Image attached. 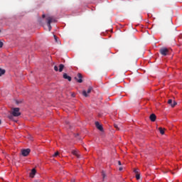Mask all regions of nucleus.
I'll return each mask as SVG.
<instances>
[{"label": "nucleus", "mask_w": 182, "mask_h": 182, "mask_svg": "<svg viewBox=\"0 0 182 182\" xmlns=\"http://www.w3.org/2000/svg\"><path fill=\"white\" fill-rule=\"evenodd\" d=\"M20 109L18 107L12 108L11 115H9L8 117L10 120H14V117H18L21 116Z\"/></svg>", "instance_id": "f257e3e1"}, {"label": "nucleus", "mask_w": 182, "mask_h": 182, "mask_svg": "<svg viewBox=\"0 0 182 182\" xmlns=\"http://www.w3.org/2000/svg\"><path fill=\"white\" fill-rule=\"evenodd\" d=\"M46 21H47V25L48 27V31L50 32L52 31V26H50L51 23L56 22V20L53 18L52 16H47L46 17Z\"/></svg>", "instance_id": "f03ea898"}, {"label": "nucleus", "mask_w": 182, "mask_h": 182, "mask_svg": "<svg viewBox=\"0 0 182 182\" xmlns=\"http://www.w3.org/2000/svg\"><path fill=\"white\" fill-rule=\"evenodd\" d=\"M159 52L162 56H167L168 55V49L162 48L159 50Z\"/></svg>", "instance_id": "7ed1b4c3"}, {"label": "nucleus", "mask_w": 182, "mask_h": 182, "mask_svg": "<svg viewBox=\"0 0 182 182\" xmlns=\"http://www.w3.org/2000/svg\"><path fill=\"white\" fill-rule=\"evenodd\" d=\"M29 153H31L30 149L21 150V154H22V156H23V157H26L27 156H29Z\"/></svg>", "instance_id": "20e7f679"}, {"label": "nucleus", "mask_w": 182, "mask_h": 182, "mask_svg": "<svg viewBox=\"0 0 182 182\" xmlns=\"http://www.w3.org/2000/svg\"><path fill=\"white\" fill-rule=\"evenodd\" d=\"M92 90H93V88L92 87H89L87 91L86 92V90H83L82 91V95L83 96H85V97H88L89 95H87V93H90L92 92Z\"/></svg>", "instance_id": "39448f33"}, {"label": "nucleus", "mask_w": 182, "mask_h": 182, "mask_svg": "<svg viewBox=\"0 0 182 182\" xmlns=\"http://www.w3.org/2000/svg\"><path fill=\"white\" fill-rule=\"evenodd\" d=\"M82 77H83L82 76V75L80 73H78L75 79V80H77V82H78V83H82V82H83V80H82Z\"/></svg>", "instance_id": "423d86ee"}, {"label": "nucleus", "mask_w": 182, "mask_h": 182, "mask_svg": "<svg viewBox=\"0 0 182 182\" xmlns=\"http://www.w3.org/2000/svg\"><path fill=\"white\" fill-rule=\"evenodd\" d=\"M95 126L100 132H103V127L99 123V122H95Z\"/></svg>", "instance_id": "0eeeda50"}, {"label": "nucleus", "mask_w": 182, "mask_h": 182, "mask_svg": "<svg viewBox=\"0 0 182 182\" xmlns=\"http://www.w3.org/2000/svg\"><path fill=\"white\" fill-rule=\"evenodd\" d=\"M168 104H169L171 107H174L175 106H176L177 102L176 101L173 102V100H168Z\"/></svg>", "instance_id": "6e6552de"}, {"label": "nucleus", "mask_w": 182, "mask_h": 182, "mask_svg": "<svg viewBox=\"0 0 182 182\" xmlns=\"http://www.w3.org/2000/svg\"><path fill=\"white\" fill-rule=\"evenodd\" d=\"M149 119L151 122H156V119H157V117L154 114H151L149 117Z\"/></svg>", "instance_id": "1a4fd4ad"}, {"label": "nucleus", "mask_w": 182, "mask_h": 182, "mask_svg": "<svg viewBox=\"0 0 182 182\" xmlns=\"http://www.w3.org/2000/svg\"><path fill=\"white\" fill-rule=\"evenodd\" d=\"M63 78L64 79H68V82H71L72 81V77L68 75V74H66V73L63 74Z\"/></svg>", "instance_id": "9d476101"}, {"label": "nucleus", "mask_w": 182, "mask_h": 182, "mask_svg": "<svg viewBox=\"0 0 182 182\" xmlns=\"http://www.w3.org/2000/svg\"><path fill=\"white\" fill-rule=\"evenodd\" d=\"M35 174H36V169L33 168V169L31 170V173H30V176L32 177V178H33V176H35Z\"/></svg>", "instance_id": "9b49d317"}, {"label": "nucleus", "mask_w": 182, "mask_h": 182, "mask_svg": "<svg viewBox=\"0 0 182 182\" xmlns=\"http://www.w3.org/2000/svg\"><path fill=\"white\" fill-rule=\"evenodd\" d=\"M64 68H65V65H64L63 64H60V65H59V70H58V71H59V72H63Z\"/></svg>", "instance_id": "f8f14e48"}, {"label": "nucleus", "mask_w": 182, "mask_h": 182, "mask_svg": "<svg viewBox=\"0 0 182 182\" xmlns=\"http://www.w3.org/2000/svg\"><path fill=\"white\" fill-rule=\"evenodd\" d=\"M72 154H73L74 156H76V157H77L79 159V154H77V150L72 151Z\"/></svg>", "instance_id": "ddd939ff"}, {"label": "nucleus", "mask_w": 182, "mask_h": 182, "mask_svg": "<svg viewBox=\"0 0 182 182\" xmlns=\"http://www.w3.org/2000/svg\"><path fill=\"white\" fill-rule=\"evenodd\" d=\"M5 70L0 68V76H2V75H5Z\"/></svg>", "instance_id": "4468645a"}, {"label": "nucleus", "mask_w": 182, "mask_h": 182, "mask_svg": "<svg viewBox=\"0 0 182 182\" xmlns=\"http://www.w3.org/2000/svg\"><path fill=\"white\" fill-rule=\"evenodd\" d=\"M134 173H135V174H140V170L139 168H135L134 169Z\"/></svg>", "instance_id": "2eb2a0df"}, {"label": "nucleus", "mask_w": 182, "mask_h": 182, "mask_svg": "<svg viewBox=\"0 0 182 182\" xmlns=\"http://www.w3.org/2000/svg\"><path fill=\"white\" fill-rule=\"evenodd\" d=\"M159 132L161 133V134H164V129H163V128L159 127Z\"/></svg>", "instance_id": "dca6fc26"}, {"label": "nucleus", "mask_w": 182, "mask_h": 182, "mask_svg": "<svg viewBox=\"0 0 182 182\" xmlns=\"http://www.w3.org/2000/svg\"><path fill=\"white\" fill-rule=\"evenodd\" d=\"M102 176L103 180H105V178H106V173L105 172V171H102Z\"/></svg>", "instance_id": "f3484780"}, {"label": "nucleus", "mask_w": 182, "mask_h": 182, "mask_svg": "<svg viewBox=\"0 0 182 182\" xmlns=\"http://www.w3.org/2000/svg\"><path fill=\"white\" fill-rule=\"evenodd\" d=\"M59 156V151H56L53 155V157H58Z\"/></svg>", "instance_id": "a211bd4d"}, {"label": "nucleus", "mask_w": 182, "mask_h": 182, "mask_svg": "<svg viewBox=\"0 0 182 182\" xmlns=\"http://www.w3.org/2000/svg\"><path fill=\"white\" fill-rule=\"evenodd\" d=\"M136 180H140V173H137L136 175Z\"/></svg>", "instance_id": "6ab92c4d"}, {"label": "nucleus", "mask_w": 182, "mask_h": 182, "mask_svg": "<svg viewBox=\"0 0 182 182\" xmlns=\"http://www.w3.org/2000/svg\"><path fill=\"white\" fill-rule=\"evenodd\" d=\"M114 126L115 129H117V130H120V128H119L118 124H114Z\"/></svg>", "instance_id": "aec40b11"}, {"label": "nucleus", "mask_w": 182, "mask_h": 182, "mask_svg": "<svg viewBox=\"0 0 182 182\" xmlns=\"http://www.w3.org/2000/svg\"><path fill=\"white\" fill-rule=\"evenodd\" d=\"M54 70H55V72H58V70H59V68H58V66H57V65H55V66H54Z\"/></svg>", "instance_id": "412c9836"}, {"label": "nucleus", "mask_w": 182, "mask_h": 182, "mask_svg": "<svg viewBox=\"0 0 182 182\" xmlns=\"http://www.w3.org/2000/svg\"><path fill=\"white\" fill-rule=\"evenodd\" d=\"M54 39H55V41L58 43V36L54 35Z\"/></svg>", "instance_id": "4be33fe9"}, {"label": "nucleus", "mask_w": 182, "mask_h": 182, "mask_svg": "<svg viewBox=\"0 0 182 182\" xmlns=\"http://www.w3.org/2000/svg\"><path fill=\"white\" fill-rule=\"evenodd\" d=\"M2 46H4V43H2V41H0V48H2Z\"/></svg>", "instance_id": "5701e85b"}, {"label": "nucleus", "mask_w": 182, "mask_h": 182, "mask_svg": "<svg viewBox=\"0 0 182 182\" xmlns=\"http://www.w3.org/2000/svg\"><path fill=\"white\" fill-rule=\"evenodd\" d=\"M119 166H122V162L120 161H118Z\"/></svg>", "instance_id": "b1692460"}, {"label": "nucleus", "mask_w": 182, "mask_h": 182, "mask_svg": "<svg viewBox=\"0 0 182 182\" xmlns=\"http://www.w3.org/2000/svg\"><path fill=\"white\" fill-rule=\"evenodd\" d=\"M119 171H122L123 170V167H119Z\"/></svg>", "instance_id": "393cba45"}, {"label": "nucleus", "mask_w": 182, "mask_h": 182, "mask_svg": "<svg viewBox=\"0 0 182 182\" xmlns=\"http://www.w3.org/2000/svg\"><path fill=\"white\" fill-rule=\"evenodd\" d=\"M46 16L45 14L42 15V18H45Z\"/></svg>", "instance_id": "a878e982"}, {"label": "nucleus", "mask_w": 182, "mask_h": 182, "mask_svg": "<svg viewBox=\"0 0 182 182\" xmlns=\"http://www.w3.org/2000/svg\"><path fill=\"white\" fill-rule=\"evenodd\" d=\"M71 182H75V179L71 180Z\"/></svg>", "instance_id": "bb28decb"}, {"label": "nucleus", "mask_w": 182, "mask_h": 182, "mask_svg": "<svg viewBox=\"0 0 182 182\" xmlns=\"http://www.w3.org/2000/svg\"><path fill=\"white\" fill-rule=\"evenodd\" d=\"M1 123H2V122H1V119H0V124H1Z\"/></svg>", "instance_id": "cd10ccee"}, {"label": "nucleus", "mask_w": 182, "mask_h": 182, "mask_svg": "<svg viewBox=\"0 0 182 182\" xmlns=\"http://www.w3.org/2000/svg\"><path fill=\"white\" fill-rule=\"evenodd\" d=\"M35 182H39V181H36Z\"/></svg>", "instance_id": "c85d7f7f"}]
</instances>
